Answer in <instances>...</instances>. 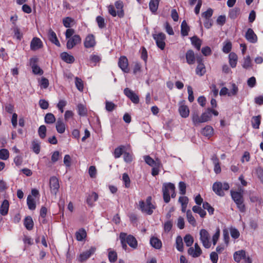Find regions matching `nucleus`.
Masks as SVG:
<instances>
[{"label": "nucleus", "mask_w": 263, "mask_h": 263, "mask_svg": "<svg viewBox=\"0 0 263 263\" xmlns=\"http://www.w3.org/2000/svg\"><path fill=\"white\" fill-rule=\"evenodd\" d=\"M98 199V194L93 192L87 196L86 199V203L89 206L92 207L94 205V202H96Z\"/></svg>", "instance_id": "412c9836"}, {"label": "nucleus", "mask_w": 263, "mask_h": 263, "mask_svg": "<svg viewBox=\"0 0 263 263\" xmlns=\"http://www.w3.org/2000/svg\"><path fill=\"white\" fill-rule=\"evenodd\" d=\"M176 249L180 252L183 251V244L181 236H178L176 239Z\"/></svg>", "instance_id": "de8ad7c7"}, {"label": "nucleus", "mask_w": 263, "mask_h": 263, "mask_svg": "<svg viewBox=\"0 0 263 263\" xmlns=\"http://www.w3.org/2000/svg\"><path fill=\"white\" fill-rule=\"evenodd\" d=\"M60 57L63 61L68 64H72L74 62V58L73 56L68 54L66 52L61 53Z\"/></svg>", "instance_id": "4be33fe9"}, {"label": "nucleus", "mask_w": 263, "mask_h": 263, "mask_svg": "<svg viewBox=\"0 0 263 263\" xmlns=\"http://www.w3.org/2000/svg\"><path fill=\"white\" fill-rule=\"evenodd\" d=\"M119 238L122 248L124 250L127 249V243L132 248L136 249L138 246V242L134 236L132 235H127L126 233L121 232Z\"/></svg>", "instance_id": "f257e3e1"}, {"label": "nucleus", "mask_w": 263, "mask_h": 263, "mask_svg": "<svg viewBox=\"0 0 263 263\" xmlns=\"http://www.w3.org/2000/svg\"><path fill=\"white\" fill-rule=\"evenodd\" d=\"M48 36L50 41H51L52 43L54 44L57 46L60 47V43L57 38L55 33L52 30L50 29L49 30Z\"/></svg>", "instance_id": "a878e982"}, {"label": "nucleus", "mask_w": 263, "mask_h": 263, "mask_svg": "<svg viewBox=\"0 0 263 263\" xmlns=\"http://www.w3.org/2000/svg\"><path fill=\"white\" fill-rule=\"evenodd\" d=\"M202 208L204 210H206L209 215H212L214 214V208L212 207L208 202H204L202 204Z\"/></svg>", "instance_id": "09e8293b"}, {"label": "nucleus", "mask_w": 263, "mask_h": 263, "mask_svg": "<svg viewBox=\"0 0 263 263\" xmlns=\"http://www.w3.org/2000/svg\"><path fill=\"white\" fill-rule=\"evenodd\" d=\"M195 248L191 247L188 249V254L193 257L196 258L200 256L202 254V250L197 243H195L194 245Z\"/></svg>", "instance_id": "dca6fc26"}, {"label": "nucleus", "mask_w": 263, "mask_h": 263, "mask_svg": "<svg viewBox=\"0 0 263 263\" xmlns=\"http://www.w3.org/2000/svg\"><path fill=\"white\" fill-rule=\"evenodd\" d=\"M196 61L198 65L196 68V73L199 76H202L206 72V68L203 63V58L201 55H197Z\"/></svg>", "instance_id": "6e6552de"}, {"label": "nucleus", "mask_w": 263, "mask_h": 263, "mask_svg": "<svg viewBox=\"0 0 263 263\" xmlns=\"http://www.w3.org/2000/svg\"><path fill=\"white\" fill-rule=\"evenodd\" d=\"M115 6L116 9L118 10V15L120 18H122L124 16V11L123 9V3L119 0L117 1L115 3Z\"/></svg>", "instance_id": "cd10ccee"}, {"label": "nucleus", "mask_w": 263, "mask_h": 263, "mask_svg": "<svg viewBox=\"0 0 263 263\" xmlns=\"http://www.w3.org/2000/svg\"><path fill=\"white\" fill-rule=\"evenodd\" d=\"M229 64L231 67H236L238 60L237 54L234 52H231L229 55Z\"/></svg>", "instance_id": "c85d7f7f"}, {"label": "nucleus", "mask_w": 263, "mask_h": 263, "mask_svg": "<svg viewBox=\"0 0 263 263\" xmlns=\"http://www.w3.org/2000/svg\"><path fill=\"white\" fill-rule=\"evenodd\" d=\"M24 224L28 230H31L33 228L34 223L31 216H27L25 218Z\"/></svg>", "instance_id": "473e14b6"}, {"label": "nucleus", "mask_w": 263, "mask_h": 263, "mask_svg": "<svg viewBox=\"0 0 263 263\" xmlns=\"http://www.w3.org/2000/svg\"><path fill=\"white\" fill-rule=\"evenodd\" d=\"M38 58L33 57L30 59V66L32 69V72L34 74L41 76L43 74V70L37 65Z\"/></svg>", "instance_id": "1a4fd4ad"}, {"label": "nucleus", "mask_w": 263, "mask_h": 263, "mask_svg": "<svg viewBox=\"0 0 263 263\" xmlns=\"http://www.w3.org/2000/svg\"><path fill=\"white\" fill-rule=\"evenodd\" d=\"M196 57L194 52L192 49H189L187 51L185 54V58L186 63L189 65H193L195 63Z\"/></svg>", "instance_id": "6ab92c4d"}, {"label": "nucleus", "mask_w": 263, "mask_h": 263, "mask_svg": "<svg viewBox=\"0 0 263 263\" xmlns=\"http://www.w3.org/2000/svg\"><path fill=\"white\" fill-rule=\"evenodd\" d=\"M125 146L121 145L116 147L114 152V156L116 159L120 158L124 153Z\"/></svg>", "instance_id": "72a5a7b5"}, {"label": "nucleus", "mask_w": 263, "mask_h": 263, "mask_svg": "<svg viewBox=\"0 0 263 263\" xmlns=\"http://www.w3.org/2000/svg\"><path fill=\"white\" fill-rule=\"evenodd\" d=\"M192 44L196 48L197 50H200L201 41L196 36H194L191 38Z\"/></svg>", "instance_id": "e433bc0d"}, {"label": "nucleus", "mask_w": 263, "mask_h": 263, "mask_svg": "<svg viewBox=\"0 0 263 263\" xmlns=\"http://www.w3.org/2000/svg\"><path fill=\"white\" fill-rule=\"evenodd\" d=\"M210 236L209 232L205 229H201L200 231V239L203 246L205 248H209L211 246L210 241Z\"/></svg>", "instance_id": "0eeeda50"}, {"label": "nucleus", "mask_w": 263, "mask_h": 263, "mask_svg": "<svg viewBox=\"0 0 263 263\" xmlns=\"http://www.w3.org/2000/svg\"><path fill=\"white\" fill-rule=\"evenodd\" d=\"M118 64L124 72L128 73L129 72L128 61L126 57L121 56L119 59Z\"/></svg>", "instance_id": "9b49d317"}, {"label": "nucleus", "mask_w": 263, "mask_h": 263, "mask_svg": "<svg viewBox=\"0 0 263 263\" xmlns=\"http://www.w3.org/2000/svg\"><path fill=\"white\" fill-rule=\"evenodd\" d=\"M67 102L64 100H61L58 103L57 107L61 113L64 112V108L66 105Z\"/></svg>", "instance_id": "69168bd1"}, {"label": "nucleus", "mask_w": 263, "mask_h": 263, "mask_svg": "<svg viewBox=\"0 0 263 263\" xmlns=\"http://www.w3.org/2000/svg\"><path fill=\"white\" fill-rule=\"evenodd\" d=\"M144 159L145 163L152 167L157 164V162H161L160 160L158 158H156L155 160L148 155L144 156Z\"/></svg>", "instance_id": "f704fd0d"}, {"label": "nucleus", "mask_w": 263, "mask_h": 263, "mask_svg": "<svg viewBox=\"0 0 263 263\" xmlns=\"http://www.w3.org/2000/svg\"><path fill=\"white\" fill-rule=\"evenodd\" d=\"M200 119H201V116L199 117L197 112H194L192 114V120L195 126H197L199 124L202 123Z\"/></svg>", "instance_id": "37998d69"}, {"label": "nucleus", "mask_w": 263, "mask_h": 263, "mask_svg": "<svg viewBox=\"0 0 263 263\" xmlns=\"http://www.w3.org/2000/svg\"><path fill=\"white\" fill-rule=\"evenodd\" d=\"M246 251L243 250L235 252L233 254L234 260L237 262H239L242 259L246 258Z\"/></svg>", "instance_id": "b1692460"}, {"label": "nucleus", "mask_w": 263, "mask_h": 263, "mask_svg": "<svg viewBox=\"0 0 263 263\" xmlns=\"http://www.w3.org/2000/svg\"><path fill=\"white\" fill-rule=\"evenodd\" d=\"M9 152L8 149L2 148L0 149V159L6 160L9 158Z\"/></svg>", "instance_id": "3c124183"}, {"label": "nucleus", "mask_w": 263, "mask_h": 263, "mask_svg": "<svg viewBox=\"0 0 263 263\" xmlns=\"http://www.w3.org/2000/svg\"><path fill=\"white\" fill-rule=\"evenodd\" d=\"M261 116H253L251 120V125L254 129H259L261 124Z\"/></svg>", "instance_id": "aec40b11"}, {"label": "nucleus", "mask_w": 263, "mask_h": 263, "mask_svg": "<svg viewBox=\"0 0 263 263\" xmlns=\"http://www.w3.org/2000/svg\"><path fill=\"white\" fill-rule=\"evenodd\" d=\"M153 37L155 41L157 47L161 50H163L165 47V40L166 36L165 34L162 32H159L157 34H153Z\"/></svg>", "instance_id": "423d86ee"}, {"label": "nucleus", "mask_w": 263, "mask_h": 263, "mask_svg": "<svg viewBox=\"0 0 263 263\" xmlns=\"http://www.w3.org/2000/svg\"><path fill=\"white\" fill-rule=\"evenodd\" d=\"M162 165L161 162H157L155 165L152 166V175L153 176L158 175L160 172V168L162 167Z\"/></svg>", "instance_id": "49530a36"}, {"label": "nucleus", "mask_w": 263, "mask_h": 263, "mask_svg": "<svg viewBox=\"0 0 263 263\" xmlns=\"http://www.w3.org/2000/svg\"><path fill=\"white\" fill-rule=\"evenodd\" d=\"M201 134L205 137L210 138L214 134V129L210 125H206L201 129Z\"/></svg>", "instance_id": "393cba45"}, {"label": "nucleus", "mask_w": 263, "mask_h": 263, "mask_svg": "<svg viewBox=\"0 0 263 263\" xmlns=\"http://www.w3.org/2000/svg\"><path fill=\"white\" fill-rule=\"evenodd\" d=\"M67 40L66 47L68 49H72L76 45L80 44L82 42V39L78 34H74Z\"/></svg>", "instance_id": "9d476101"}, {"label": "nucleus", "mask_w": 263, "mask_h": 263, "mask_svg": "<svg viewBox=\"0 0 263 263\" xmlns=\"http://www.w3.org/2000/svg\"><path fill=\"white\" fill-rule=\"evenodd\" d=\"M49 185L51 193L55 195L60 187L58 179L55 176L51 177L50 179Z\"/></svg>", "instance_id": "f8f14e48"}, {"label": "nucleus", "mask_w": 263, "mask_h": 263, "mask_svg": "<svg viewBox=\"0 0 263 263\" xmlns=\"http://www.w3.org/2000/svg\"><path fill=\"white\" fill-rule=\"evenodd\" d=\"M246 39L250 43H255L257 41V36L254 32L253 30L249 28L245 35Z\"/></svg>", "instance_id": "a211bd4d"}, {"label": "nucleus", "mask_w": 263, "mask_h": 263, "mask_svg": "<svg viewBox=\"0 0 263 263\" xmlns=\"http://www.w3.org/2000/svg\"><path fill=\"white\" fill-rule=\"evenodd\" d=\"M117 105L112 102L106 101L105 102V109L107 111L111 112L116 109Z\"/></svg>", "instance_id": "603ef678"}, {"label": "nucleus", "mask_w": 263, "mask_h": 263, "mask_svg": "<svg viewBox=\"0 0 263 263\" xmlns=\"http://www.w3.org/2000/svg\"><path fill=\"white\" fill-rule=\"evenodd\" d=\"M78 113L79 116L85 117L87 115V109L85 106L82 104H79L77 106Z\"/></svg>", "instance_id": "58836bf2"}, {"label": "nucleus", "mask_w": 263, "mask_h": 263, "mask_svg": "<svg viewBox=\"0 0 263 263\" xmlns=\"http://www.w3.org/2000/svg\"><path fill=\"white\" fill-rule=\"evenodd\" d=\"M212 118V115L210 114V111L208 110V109L206 110L203 112L201 115V120L202 123L206 122L211 120Z\"/></svg>", "instance_id": "c03bdc74"}, {"label": "nucleus", "mask_w": 263, "mask_h": 263, "mask_svg": "<svg viewBox=\"0 0 263 263\" xmlns=\"http://www.w3.org/2000/svg\"><path fill=\"white\" fill-rule=\"evenodd\" d=\"M186 184L183 181H180L179 183V190L180 194L182 195H185L186 193Z\"/></svg>", "instance_id": "052dcab7"}, {"label": "nucleus", "mask_w": 263, "mask_h": 263, "mask_svg": "<svg viewBox=\"0 0 263 263\" xmlns=\"http://www.w3.org/2000/svg\"><path fill=\"white\" fill-rule=\"evenodd\" d=\"M232 49V43L229 41L225 43L222 48V51L226 53H229Z\"/></svg>", "instance_id": "0e129e2a"}, {"label": "nucleus", "mask_w": 263, "mask_h": 263, "mask_svg": "<svg viewBox=\"0 0 263 263\" xmlns=\"http://www.w3.org/2000/svg\"><path fill=\"white\" fill-rule=\"evenodd\" d=\"M122 180L126 188H129L130 185V180L127 173H124L122 175Z\"/></svg>", "instance_id": "4d7b16f0"}, {"label": "nucleus", "mask_w": 263, "mask_h": 263, "mask_svg": "<svg viewBox=\"0 0 263 263\" xmlns=\"http://www.w3.org/2000/svg\"><path fill=\"white\" fill-rule=\"evenodd\" d=\"M46 131H47L46 127L45 125H42L39 127V129H38V133H39V137L41 139H43L46 137Z\"/></svg>", "instance_id": "8fccbe9b"}, {"label": "nucleus", "mask_w": 263, "mask_h": 263, "mask_svg": "<svg viewBox=\"0 0 263 263\" xmlns=\"http://www.w3.org/2000/svg\"><path fill=\"white\" fill-rule=\"evenodd\" d=\"M27 204L29 209L30 210H34L36 208V204L34 199L29 195L27 198Z\"/></svg>", "instance_id": "a19ab883"}, {"label": "nucleus", "mask_w": 263, "mask_h": 263, "mask_svg": "<svg viewBox=\"0 0 263 263\" xmlns=\"http://www.w3.org/2000/svg\"><path fill=\"white\" fill-rule=\"evenodd\" d=\"M184 241L186 246L191 247L193 243L194 239L190 234H187L184 237Z\"/></svg>", "instance_id": "6e6d98bb"}, {"label": "nucleus", "mask_w": 263, "mask_h": 263, "mask_svg": "<svg viewBox=\"0 0 263 263\" xmlns=\"http://www.w3.org/2000/svg\"><path fill=\"white\" fill-rule=\"evenodd\" d=\"M152 198L151 196H148L146 201L140 200L139 202V209L142 213L147 215H151L153 213L154 210L156 206L152 203Z\"/></svg>", "instance_id": "7ed1b4c3"}, {"label": "nucleus", "mask_w": 263, "mask_h": 263, "mask_svg": "<svg viewBox=\"0 0 263 263\" xmlns=\"http://www.w3.org/2000/svg\"><path fill=\"white\" fill-rule=\"evenodd\" d=\"M9 208V203L8 200L5 199L2 203L0 206V214L5 216L8 214Z\"/></svg>", "instance_id": "5701e85b"}, {"label": "nucleus", "mask_w": 263, "mask_h": 263, "mask_svg": "<svg viewBox=\"0 0 263 263\" xmlns=\"http://www.w3.org/2000/svg\"><path fill=\"white\" fill-rule=\"evenodd\" d=\"M213 13V10L211 8H209L206 11L203 12L201 15L205 19H211L210 18L212 16Z\"/></svg>", "instance_id": "680f3d73"}, {"label": "nucleus", "mask_w": 263, "mask_h": 263, "mask_svg": "<svg viewBox=\"0 0 263 263\" xmlns=\"http://www.w3.org/2000/svg\"><path fill=\"white\" fill-rule=\"evenodd\" d=\"M229 188V184L227 182H224L222 184L221 182H215L214 183L212 186L213 191L216 195L219 196H223L224 195L222 190L228 191Z\"/></svg>", "instance_id": "39448f33"}, {"label": "nucleus", "mask_w": 263, "mask_h": 263, "mask_svg": "<svg viewBox=\"0 0 263 263\" xmlns=\"http://www.w3.org/2000/svg\"><path fill=\"white\" fill-rule=\"evenodd\" d=\"M95 36L92 34L87 35L84 42V46L86 48H93L96 46Z\"/></svg>", "instance_id": "2eb2a0df"}, {"label": "nucleus", "mask_w": 263, "mask_h": 263, "mask_svg": "<svg viewBox=\"0 0 263 263\" xmlns=\"http://www.w3.org/2000/svg\"><path fill=\"white\" fill-rule=\"evenodd\" d=\"M75 84L77 88L80 91H82L84 88V85L83 81L78 77L75 78Z\"/></svg>", "instance_id": "5fc2aeb1"}, {"label": "nucleus", "mask_w": 263, "mask_h": 263, "mask_svg": "<svg viewBox=\"0 0 263 263\" xmlns=\"http://www.w3.org/2000/svg\"><path fill=\"white\" fill-rule=\"evenodd\" d=\"M252 66L251 60L249 55L247 56L244 58V62L242 64V67L245 69H248Z\"/></svg>", "instance_id": "bf43d9fd"}, {"label": "nucleus", "mask_w": 263, "mask_h": 263, "mask_svg": "<svg viewBox=\"0 0 263 263\" xmlns=\"http://www.w3.org/2000/svg\"><path fill=\"white\" fill-rule=\"evenodd\" d=\"M231 195L239 211L241 213L245 212L246 208L242 194L239 192L231 191Z\"/></svg>", "instance_id": "20e7f679"}, {"label": "nucleus", "mask_w": 263, "mask_h": 263, "mask_svg": "<svg viewBox=\"0 0 263 263\" xmlns=\"http://www.w3.org/2000/svg\"><path fill=\"white\" fill-rule=\"evenodd\" d=\"M150 243L156 249H160L162 247V242L157 237H152L150 239Z\"/></svg>", "instance_id": "7c9ffc66"}, {"label": "nucleus", "mask_w": 263, "mask_h": 263, "mask_svg": "<svg viewBox=\"0 0 263 263\" xmlns=\"http://www.w3.org/2000/svg\"><path fill=\"white\" fill-rule=\"evenodd\" d=\"M96 22L99 28L102 29L105 27L106 24L104 18L101 16H98L96 17Z\"/></svg>", "instance_id": "864d4df0"}, {"label": "nucleus", "mask_w": 263, "mask_h": 263, "mask_svg": "<svg viewBox=\"0 0 263 263\" xmlns=\"http://www.w3.org/2000/svg\"><path fill=\"white\" fill-rule=\"evenodd\" d=\"M32 149L35 154L40 153L41 146L40 142L37 140H34L32 142Z\"/></svg>", "instance_id": "a18cd8bd"}, {"label": "nucleus", "mask_w": 263, "mask_h": 263, "mask_svg": "<svg viewBox=\"0 0 263 263\" xmlns=\"http://www.w3.org/2000/svg\"><path fill=\"white\" fill-rule=\"evenodd\" d=\"M55 127L57 132L60 134H63L65 131V124L60 118L58 119Z\"/></svg>", "instance_id": "c756f323"}, {"label": "nucleus", "mask_w": 263, "mask_h": 263, "mask_svg": "<svg viewBox=\"0 0 263 263\" xmlns=\"http://www.w3.org/2000/svg\"><path fill=\"white\" fill-rule=\"evenodd\" d=\"M173 227V221L172 220H167L164 224V230L165 232H169Z\"/></svg>", "instance_id": "774afa93"}, {"label": "nucleus", "mask_w": 263, "mask_h": 263, "mask_svg": "<svg viewBox=\"0 0 263 263\" xmlns=\"http://www.w3.org/2000/svg\"><path fill=\"white\" fill-rule=\"evenodd\" d=\"M124 95L135 104H138L139 102V96L136 94L134 91L129 88H125L124 89Z\"/></svg>", "instance_id": "ddd939ff"}, {"label": "nucleus", "mask_w": 263, "mask_h": 263, "mask_svg": "<svg viewBox=\"0 0 263 263\" xmlns=\"http://www.w3.org/2000/svg\"><path fill=\"white\" fill-rule=\"evenodd\" d=\"M108 259L111 263L115 262L117 260V254L114 251H110L108 253Z\"/></svg>", "instance_id": "13d9d810"}, {"label": "nucleus", "mask_w": 263, "mask_h": 263, "mask_svg": "<svg viewBox=\"0 0 263 263\" xmlns=\"http://www.w3.org/2000/svg\"><path fill=\"white\" fill-rule=\"evenodd\" d=\"M232 89L228 93V96L229 97L236 95L238 91V87L235 84L233 83L232 84Z\"/></svg>", "instance_id": "338daca9"}, {"label": "nucleus", "mask_w": 263, "mask_h": 263, "mask_svg": "<svg viewBox=\"0 0 263 263\" xmlns=\"http://www.w3.org/2000/svg\"><path fill=\"white\" fill-rule=\"evenodd\" d=\"M43 47V43L40 39L34 37L30 43V49L32 50H36Z\"/></svg>", "instance_id": "f3484780"}, {"label": "nucleus", "mask_w": 263, "mask_h": 263, "mask_svg": "<svg viewBox=\"0 0 263 263\" xmlns=\"http://www.w3.org/2000/svg\"><path fill=\"white\" fill-rule=\"evenodd\" d=\"M73 19H72L70 17H66L63 20V25L66 28H70V24L73 22Z\"/></svg>", "instance_id": "e2e57ef3"}, {"label": "nucleus", "mask_w": 263, "mask_h": 263, "mask_svg": "<svg viewBox=\"0 0 263 263\" xmlns=\"http://www.w3.org/2000/svg\"><path fill=\"white\" fill-rule=\"evenodd\" d=\"M190 31V28L185 21H183L181 25V34L182 36H187Z\"/></svg>", "instance_id": "4c0bfd02"}, {"label": "nucleus", "mask_w": 263, "mask_h": 263, "mask_svg": "<svg viewBox=\"0 0 263 263\" xmlns=\"http://www.w3.org/2000/svg\"><path fill=\"white\" fill-rule=\"evenodd\" d=\"M178 111L182 118H186L189 116L190 110L186 105H181L179 107Z\"/></svg>", "instance_id": "bb28decb"}, {"label": "nucleus", "mask_w": 263, "mask_h": 263, "mask_svg": "<svg viewBox=\"0 0 263 263\" xmlns=\"http://www.w3.org/2000/svg\"><path fill=\"white\" fill-rule=\"evenodd\" d=\"M86 236L87 233L84 228L80 229L79 231L76 233V237L78 241H82L86 237Z\"/></svg>", "instance_id": "2f4dec72"}, {"label": "nucleus", "mask_w": 263, "mask_h": 263, "mask_svg": "<svg viewBox=\"0 0 263 263\" xmlns=\"http://www.w3.org/2000/svg\"><path fill=\"white\" fill-rule=\"evenodd\" d=\"M240 14V9L239 8H234L231 9L229 13V16L232 20L236 18Z\"/></svg>", "instance_id": "c9c22d12"}, {"label": "nucleus", "mask_w": 263, "mask_h": 263, "mask_svg": "<svg viewBox=\"0 0 263 263\" xmlns=\"http://www.w3.org/2000/svg\"><path fill=\"white\" fill-rule=\"evenodd\" d=\"M45 122L46 124H51L54 123L56 119L54 115L52 113H47L44 118Z\"/></svg>", "instance_id": "ea45409f"}, {"label": "nucleus", "mask_w": 263, "mask_h": 263, "mask_svg": "<svg viewBox=\"0 0 263 263\" xmlns=\"http://www.w3.org/2000/svg\"><path fill=\"white\" fill-rule=\"evenodd\" d=\"M96 251L95 247H91L88 250L81 253L79 257V260L82 262L88 259L91 255L93 254Z\"/></svg>", "instance_id": "4468645a"}, {"label": "nucleus", "mask_w": 263, "mask_h": 263, "mask_svg": "<svg viewBox=\"0 0 263 263\" xmlns=\"http://www.w3.org/2000/svg\"><path fill=\"white\" fill-rule=\"evenodd\" d=\"M162 191L163 198L166 203L170 201L171 196L173 198L176 197L175 186L172 183H164L162 185Z\"/></svg>", "instance_id": "f03ea898"}, {"label": "nucleus", "mask_w": 263, "mask_h": 263, "mask_svg": "<svg viewBox=\"0 0 263 263\" xmlns=\"http://www.w3.org/2000/svg\"><path fill=\"white\" fill-rule=\"evenodd\" d=\"M186 217L188 222L193 227H195L196 226V221L192 215V212L190 210H188L186 211Z\"/></svg>", "instance_id": "79ce46f5"}]
</instances>
